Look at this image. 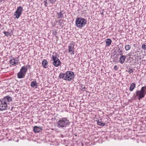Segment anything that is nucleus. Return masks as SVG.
I'll use <instances>...</instances> for the list:
<instances>
[{"label":"nucleus","instance_id":"obj_9","mask_svg":"<svg viewBox=\"0 0 146 146\" xmlns=\"http://www.w3.org/2000/svg\"><path fill=\"white\" fill-rule=\"evenodd\" d=\"M126 57V56L124 55L120 56L119 59V62L121 64H123L125 62Z\"/></svg>","mask_w":146,"mask_h":146},{"label":"nucleus","instance_id":"obj_26","mask_svg":"<svg viewBox=\"0 0 146 146\" xmlns=\"http://www.w3.org/2000/svg\"><path fill=\"white\" fill-rule=\"evenodd\" d=\"M128 72L129 73V74H131L132 73H133V70L132 69H130L128 71Z\"/></svg>","mask_w":146,"mask_h":146},{"label":"nucleus","instance_id":"obj_31","mask_svg":"<svg viewBox=\"0 0 146 146\" xmlns=\"http://www.w3.org/2000/svg\"><path fill=\"white\" fill-rule=\"evenodd\" d=\"M27 67L29 69H30L31 68V66L30 65H28Z\"/></svg>","mask_w":146,"mask_h":146},{"label":"nucleus","instance_id":"obj_1","mask_svg":"<svg viewBox=\"0 0 146 146\" xmlns=\"http://www.w3.org/2000/svg\"><path fill=\"white\" fill-rule=\"evenodd\" d=\"M12 100L11 98L9 96H5L1 100H0V111L6 110L7 104Z\"/></svg>","mask_w":146,"mask_h":146},{"label":"nucleus","instance_id":"obj_32","mask_svg":"<svg viewBox=\"0 0 146 146\" xmlns=\"http://www.w3.org/2000/svg\"><path fill=\"white\" fill-rule=\"evenodd\" d=\"M1 24H0V26H1Z\"/></svg>","mask_w":146,"mask_h":146},{"label":"nucleus","instance_id":"obj_19","mask_svg":"<svg viewBox=\"0 0 146 146\" xmlns=\"http://www.w3.org/2000/svg\"><path fill=\"white\" fill-rule=\"evenodd\" d=\"M97 121V124L100 126H104L106 124L105 123L102 122V121H100L99 120H98Z\"/></svg>","mask_w":146,"mask_h":146},{"label":"nucleus","instance_id":"obj_14","mask_svg":"<svg viewBox=\"0 0 146 146\" xmlns=\"http://www.w3.org/2000/svg\"><path fill=\"white\" fill-rule=\"evenodd\" d=\"M111 40L110 38H107L106 40V43L107 46H109L111 43Z\"/></svg>","mask_w":146,"mask_h":146},{"label":"nucleus","instance_id":"obj_13","mask_svg":"<svg viewBox=\"0 0 146 146\" xmlns=\"http://www.w3.org/2000/svg\"><path fill=\"white\" fill-rule=\"evenodd\" d=\"M25 74L23 73H22L21 71H20L17 74V77L19 78H23L25 76Z\"/></svg>","mask_w":146,"mask_h":146},{"label":"nucleus","instance_id":"obj_7","mask_svg":"<svg viewBox=\"0 0 146 146\" xmlns=\"http://www.w3.org/2000/svg\"><path fill=\"white\" fill-rule=\"evenodd\" d=\"M23 9V7L21 6L18 7L17 10L15 12V13L14 14V16L16 17V18L18 19L21 15Z\"/></svg>","mask_w":146,"mask_h":146},{"label":"nucleus","instance_id":"obj_24","mask_svg":"<svg viewBox=\"0 0 146 146\" xmlns=\"http://www.w3.org/2000/svg\"><path fill=\"white\" fill-rule=\"evenodd\" d=\"M142 48L143 49L146 50V43L143 44L142 45Z\"/></svg>","mask_w":146,"mask_h":146},{"label":"nucleus","instance_id":"obj_28","mask_svg":"<svg viewBox=\"0 0 146 146\" xmlns=\"http://www.w3.org/2000/svg\"><path fill=\"white\" fill-rule=\"evenodd\" d=\"M56 0H50V1L51 3H53L56 1Z\"/></svg>","mask_w":146,"mask_h":146},{"label":"nucleus","instance_id":"obj_2","mask_svg":"<svg viewBox=\"0 0 146 146\" xmlns=\"http://www.w3.org/2000/svg\"><path fill=\"white\" fill-rule=\"evenodd\" d=\"M74 73L71 71H68L65 73H61L58 76L60 79H63L64 80L71 81L74 78Z\"/></svg>","mask_w":146,"mask_h":146},{"label":"nucleus","instance_id":"obj_16","mask_svg":"<svg viewBox=\"0 0 146 146\" xmlns=\"http://www.w3.org/2000/svg\"><path fill=\"white\" fill-rule=\"evenodd\" d=\"M27 71V68H26L24 66L22 67L20 70V71L23 73L24 74H25Z\"/></svg>","mask_w":146,"mask_h":146},{"label":"nucleus","instance_id":"obj_17","mask_svg":"<svg viewBox=\"0 0 146 146\" xmlns=\"http://www.w3.org/2000/svg\"><path fill=\"white\" fill-rule=\"evenodd\" d=\"M57 15L58 18H61L63 17V15L61 11L60 12L58 13H57Z\"/></svg>","mask_w":146,"mask_h":146},{"label":"nucleus","instance_id":"obj_8","mask_svg":"<svg viewBox=\"0 0 146 146\" xmlns=\"http://www.w3.org/2000/svg\"><path fill=\"white\" fill-rule=\"evenodd\" d=\"M74 45L72 43H70L68 46V52L72 55L74 54Z\"/></svg>","mask_w":146,"mask_h":146},{"label":"nucleus","instance_id":"obj_29","mask_svg":"<svg viewBox=\"0 0 146 146\" xmlns=\"http://www.w3.org/2000/svg\"><path fill=\"white\" fill-rule=\"evenodd\" d=\"M53 34L54 35H56L57 34V32L56 31H53Z\"/></svg>","mask_w":146,"mask_h":146},{"label":"nucleus","instance_id":"obj_27","mask_svg":"<svg viewBox=\"0 0 146 146\" xmlns=\"http://www.w3.org/2000/svg\"><path fill=\"white\" fill-rule=\"evenodd\" d=\"M47 0H45L44 1V5L46 7L47 6Z\"/></svg>","mask_w":146,"mask_h":146},{"label":"nucleus","instance_id":"obj_22","mask_svg":"<svg viewBox=\"0 0 146 146\" xmlns=\"http://www.w3.org/2000/svg\"><path fill=\"white\" fill-rule=\"evenodd\" d=\"M3 33L5 35V36H7L11 35L9 32L4 31L3 32Z\"/></svg>","mask_w":146,"mask_h":146},{"label":"nucleus","instance_id":"obj_6","mask_svg":"<svg viewBox=\"0 0 146 146\" xmlns=\"http://www.w3.org/2000/svg\"><path fill=\"white\" fill-rule=\"evenodd\" d=\"M53 54L54 55H52V57L53 62L52 63L55 66L57 67L61 64V62L58 58H57L56 53L53 52Z\"/></svg>","mask_w":146,"mask_h":146},{"label":"nucleus","instance_id":"obj_3","mask_svg":"<svg viewBox=\"0 0 146 146\" xmlns=\"http://www.w3.org/2000/svg\"><path fill=\"white\" fill-rule=\"evenodd\" d=\"M70 122L68 119L66 117H62L57 122V126L61 128L66 127L68 126Z\"/></svg>","mask_w":146,"mask_h":146},{"label":"nucleus","instance_id":"obj_5","mask_svg":"<svg viewBox=\"0 0 146 146\" xmlns=\"http://www.w3.org/2000/svg\"><path fill=\"white\" fill-rule=\"evenodd\" d=\"M136 94V97H138L139 100L143 98L146 94V86L141 87L140 90L137 91Z\"/></svg>","mask_w":146,"mask_h":146},{"label":"nucleus","instance_id":"obj_30","mask_svg":"<svg viewBox=\"0 0 146 146\" xmlns=\"http://www.w3.org/2000/svg\"><path fill=\"white\" fill-rule=\"evenodd\" d=\"M82 90H85V87H82Z\"/></svg>","mask_w":146,"mask_h":146},{"label":"nucleus","instance_id":"obj_12","mask_svg":"<svg viewBox=\"0 0 146 146\" xmlns=\"http://www.w3.org/2000/svg\"><path fill=\"white\" fill-rule=\"evenodd\" d=\"M136 87V84L134 83H131L130 85L129 90L130 92L132 91Z\"/></svg>","mask_w":146,"mask_h":146},{"label":"nucleus","instance_id":"obj_20","mask_svg":"<svg viewBox=\"0 0 146 146\" xmlns=\"http://www.w3.org/2000/svg\"><path fill=\"white\" fill-rule=\"evenodd\" d=\"M131 48V46L129 44L125 45V49L126 51H128Z\"/></svg>","mask_w":146,"mask_h":146},{"label":"nucleus","instance_id":"obj_18","mask_svg":"<svg viewBox=\"0 0 146 146\" xmlns=\"http://www.w3.org/2000/svg\"><path fill=\"white\" fill-rule=\"evenodd\" d=\"M37 83L36 81H33L31 82V86L32 87L36 88L37 87Z\"/></svg>","mask_w":146,"mask_h":146},{"label":"nucleus","instance_id":"obj_15","mask_svg":"<svg viewBox=\"0 0 146 146\" xmlns=\"http://www.w3.org/2000/svg\"><path fill=\"white\" fill-rule=\"evenodd\" d=\"M10 63L12 65H13L14 64H17L18 63V62L15 59L13 58L10 60Z\"/></svg>","mask_w":146,"mask_h":146},{"label":"nucleus","instance_id":"obj_25","mask_svg":"<svg viewBox=\"0 0 146 146\" xmlns=\"http://www.w3.org/2000/svg\"><path fill=\"white\" fill-rule=\"evenodd\" d=\"M118 67H117L116 65H115L114 66V69L115 70H118Z\"/></svg>","mask_w":146,"mask_h":146},{"label":"nucleus","instance_id":"obj_11","mask_svg":"<svg viewBox=\"0 0 146 146\" xmlns=\"http://www.w3.org/2000/svg\"><path fill=\"white\" fill-rule=\"evenodd\" d=\"M48 62L45 59H44L42 62V65L43 68H48Z\"/></svg>","mask_w":146,"mask_h":146},{"label":"nucleus","instance_id":"obj_4","mask_svg":"<svg viewBox=\"0 0 146 146\" xmlns=\"http://www.w3.org/2000/svg\"><path fill=\"white\" fill-rule=\"evenodd\" d=\"M87 21L84 18L82 17L77 18L75 21L76 26L79 29H82L86 24Z\"/></svg>","mask_w":146,"mask_h":146},{"label":"nucleus","instance_id":"obj_23","mask_svg":"<svg viewBox=\"0 0 146 146\" xmlns=\"http://www.w3.org/2000/svg\"><path fill=\"white\" fill-rule=\"evenodd\" d=\"M118 58L117 57V55L116 56H115L113 58V61L114 62H117Z\"/></svg>","mask_w":146,"mask_h":146},{"label":"nucleus","instance_id":"obj_10","mask_svg":"<svg viewBox=\"0 0 146 146\" xmlns=\"http://www.w3.org/2000/svg\"><path fill=\"white\" fill-rule=\"evenodd\" d=\"M41 127L35 126L33 128L34 131L35 133H38L41 131L42 130Z\"/></svg>","mask_w":146,"mask_h":146},{"label":"nucleus","instance_id":"obj_21","mask_svg":"<svg viewBox=\"0 0 146 146\" xmlns=\"http://www.w3.org/2000/svg\"><path fill=\"white\" fill-rule=\"evenodd\" d=\"M118 53H119V54L118 55V56L119 55H120L121 56H123V50H120L119 49V50L118 51Z\"/></svg>","mask_w":146,"mask_h":146}]
</instances>
